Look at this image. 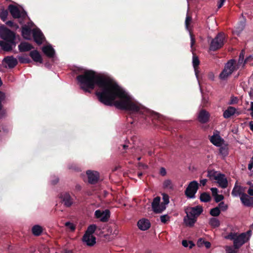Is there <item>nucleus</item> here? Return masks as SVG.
<instances>
[{"label": "nucleus", "mask_w": 253, "mask_h": 253, "mask_svg": "<svg viewBox=\"0 0 253 253\" xmlns=\"http://www.w3.org/2000/svg\"><path fill=\"white\" fill-rule=\"evenodd\" d=\"M77 80L81 87L85 91L89 92L95 86L98 87L96 94L99 101L106 105H114L119 109L139 113H143L146 110L108 77L92 70H85L77 77Z\"/></svg>", "instance_id": "f257e3e1"}, {"label": "nucleus", "mask_w": 253, "mask_h": 253, "mask_svg": "<svg viewBox=\"0 0 253 253\" xmlns=\"http://www.w3.org/2000/svg\"><path fill=\"white\" fill-rule=\"evenodd\" d=\"M250 236V231L241 234L231 232L225 236L224 238L233 240L234 248L239 249L249 240Z\"/></svg>", "instance_id": "f03ea898"}, {"label": "nucleus", "mask_w": 253, "mask_h": 253, "mask_svg": "<svg viewBox=\"0 0 253 253\" xmlns=\"http://www.w3.org/2000/svg\"><path fill=\"white\" fill-rule=\"evenodd\" d=\"M208 176L211 180H215L218 185L222 188H225L228 186V181L224 174L218 171L210 170L208 172Z\"/></svg>", "instance_id": "7ed1b4c3"}, {"label": "nucleus", "mask_w": 253, "mask_h": 253, "mask_svg": "<svg viewBox=\"0 0 253 253\" xmlns=\"http://www.w3.org/2000/svg\"><path fill=\"white\" fill-rule=\"evenodd\" d=\"M235 63V60H231L226 64L223 71L220 74L219 77L221 79H226L234 71L237 70Z\"/></svg>", "instance_id": "20e7f679"}, {"label": "nucleus", "mask_w": 253, "mask_h": 253, "mask_svg": "<svg viewBox=\"0 0 253 253\" xmlns=\"http://www.w3.org/2000/svg\"><path fill=\"white\" fill-rule=\"evenodd\" d=\"M225 36L223 33L219 34L211 42L210 49L215 50L223 45Z\"/></svg>", "instance_id": "39448f33"}, {"label": "nucleus", "mask_w": 253, "mask_h": 253, "mask_svg": "<svg viewBox=\"0 0 253 253\" xmlns=\"http://www.w3.org/2000/svg\"><path fill=\"white\" fill-rule=\"evenodd\" d=\"M199 184L196 181H191L185 191V195L189 198H195V195L198 189Z\"/></svg>", "instance_id": "423d86ee"}, {"label": "nucleus", "mask_w": 253, "mask_h": 253, "mask_svg": "<svg viewBox=\"0 0 253 253\" xmlns=\"http://www.w3.org/2000/svg\"><path fill=\"white\" fill-rule=\"evenodd\" d=\"M152 208L154 212L156 213H161L166 209L164 204H162L161 202L160 197H157L154 199L152 203Z\"/></svg>", "instance_id": "0eeeda50"}, {"label": "nucleus", "mask_w": 253, "mask_h": 253, "mask_svg": "<svg viewBox=\"0 0 253 253\" xmlns=\"http://www.w3.org/2000/svg\"><path fill=\"white\" fill-rule=\"evenodd\" d=\"M0 36L8 41H12L14 38V33L4 27H0Z\"/></svg>", "instance_id": "6e6552de"}, {"label": "nucleus", "mask_w": 253, "mask_h": 253, "mask_svg": "<svg viewBox=\"0 0 253 253\" xmlns=\"http://www.w3.org/2000/svg\"><path fill=\"white\" fill-rule=\"evenodd\" d=\"M95 215L97 218L101 221H107L110 217V211L108 210L105 211L97 210L95 212Z\"/></svg>", "instance_id": "1a4fd4ad"}, {"label": "nucleus", "mask_w": 253, "mask_h": 253, "mask_svg": "<svg viewBox=\"0 0 253 253\" xmlns=\"http://www.w3.org/2000/svg\"><path fill=\"white\" fill-rule=\"evenodd\" d=\"M203 211L202 207L201 206H196L193 208H188L186 210V213L188 215L193 216L196 218L202 213Z\"/></svg>", "instance_id": "9d476101"}, {"label": "nucleus", "mask_w": 253, "mask_h": 253, "mask_svg": "<svg viewBox=\"0 0 253 253\" xmlns=\"http://www.w3.org/2000/svg\"><path fill=\"white\" fill-rule=\"evenodd\" d=\"M86 173L87 176L88 181L90 183L94 184L98 181L99 174L97 171L88 170L86 171Z\"/></svg>", "instance_id": "9b49d317"}, {"label": "nucleus", "mask_w": 253, "mask_h": 253, "mask_svg": "<svg viewBox=\"0 0 253 253\" xmlns=\"http://www.w3.org/2000/svg\"><path fill=\"white\" fill-rule=\"evenodd\" d=\"M83 241L87 246H92L96 243V238L93 235L84 234Z\"/></svg>", "instance_id": "f8f14e48"}, {"label": "nucleus", "mask_w": 253, "mask_h": 253, "mask_svg": "<svg viewBox=\"0 0 253 253\" xmlns=\"http://www.w3.org/2000/svg\"><path fill=\"white\" fill-rule=\"evenodd\" d=\"M61 199H62V203L66 207L71 206L73 203V199L69 193H65L61 195Z\"/></svg>", "instance_id": "ddd939ff"}, {"label": "nucleus", "mask_w": 253, "mask_h": 253, "mask_svg": "<svg viewBox=\"0 0 253 253\" xmlns=\"http://www.w3.org/2000/svg\"><path fill=\"white\" fill-rule=\"evenodd\" d=\"M240 199L245 206L248 207L253 206V197H250L246 194H243L240 197Z\"/></svg>", "instance_id": "4468645a"}, {"label": "nucleus", "mask_w": 253, "mask_h": 253, "mask_svg": "<svg viewBox=\"0 0 253 253\" xmlns=\"http://www.w3.org/2000/svg\"><path fill=\"white\" fill-rule=\"evenodd\" d=\"M33 35L35 41L39 44L42 43L43 36L41 32L38 29H35L33 31Z\"/></svg>", "instance_id": "2eb2a0df"}, {"label": "nucleus", "mask_w": 253, "mask_h": 253, "mask_svg": "<svg viewBox=\"0 0 253 253\" xmlns=\"http://www.w3.org/2000/svg\"><path fill=\"white\" fill-rule=\"evenodd\" d=\"M138 228L141 230H146L150 227V223L148 219L142 218L137 222Z\"/></svg>", "instance_id": "dca6fc26"}, {"label": "nucleus", "mask_w": 253, "mask_h": 253, "mask_svg": "<svg viewBox=\"0 0 253 253\" xmlns=\"http://www.w3.org/2000/svg\"><path fill=\"white\" fill-rule=\"evenodd\" d=\"M209 113L206 111L203 110L199 112L198 115V120L202 123H206L209 121Z\"/></svg>", "instance_id": "f3484780"}, {"label": "nucleus", "mask_w": 253, "mask_h": 253, "mask_svg": "<svg viewBox=\"0 0 253 253\" xmlns=\"http://www.w3.org/2000/svg\"><path fill=\"white\" fill-rule=\"evenodd\" d=\"M197 218L195 217L188 215V213H186V216L184 218V222L185 224L189 227H192L194 225L196 222Z\"/></svg>", "instance_id": "a211bd4d"}, {"label": "nucleus", "mask_w": 253, "mask_h": 253, "mask_svg": "<svg viewBox=\"0 0 253 253\" xmlns=\"http://www.w3.org/2000/svg\"><path fill=\"white\" fill-rule=\"evenodd\" d=\"M211 142L214 145L219 146L222 144V139L218 134H214L210 138Z\"/></svg>", "instance_id": "6ab92c4d"}, {"label": "nucleus", "mask_w": 253, "mask_h": 253, "mask_svg": "<svg viewBox=\"0 0 253 253\" xmlns=\"http://www.w3.org/2000/svg\"><path fill=\"white\" fill-rule=\"evenodd\" d=\"M9 10L14 18H18L21 16V13L17 7L13 5H9Z\"/></svg>", "instance_id": "aec40b11"}, {"label": "nucleus", "mask_w": 253, "mask_h": 253, "mask_svg": "<svg viewBox=\"0 0 253 253\" xmlns=\"http://www.w3.org/2000/svg\"><path fill=\"white\" fill-rule=\"evenodd\" d=\"M30 56L33 60L37 62L42 63V57L37 50L32 51L30 52Z\"/></svg>", "instance_id": "412c9836"}, {"label": "nucleus", "mask_w": 253, "mask_h": 253, "mask_svg": "<svg viewBox=\"0 0 253 253\" xmlns=\"http://www.w3.org/2000/svg\"><path fill=\"white\" fill-rule=\"evenodd\" d=\"M244 51H242L239 56V58L237 65H235L237 70L240 68H243L246 63V60H244Z\"/></svg>", "instance_id": "4be33fe9"}, {"label": "nucleus", "mask_w": 253, "mask_h": 253, "mask_svg": "<svg viewBox=\"0 0 253 253\" xmlns=\"http://www.w3.org/2000/svg\"><path fill=\"white\" fill-rule=\"evenodd\" d=\"M236 110L234 107H229L224 111L223 113V117L225 118H229L236 113Z\"/></svg>", "instance_id": "5701e85b"}, {"label": "nucleus", "mask_w": 253, "mask_h": 253, "mask_svg": "<svg viewBox=\"0 0 253 253\" xmlns=\"http://www.w3.org/2000/svg\"><path fill=\"white\" fill-rule=\"evenodd\" d=\"M12 41H0V45L1 47L5 51H9L12 48Z\"/></svg>", "instance_id": "b1692460"}, {"label": "nucleus", "mask_w": 253, "mask_h": 253, "mask_svg": "<svg viewBox=\"0 0 253 253\" xmlns=\"http://www.w3.org/2000/svg\"><path fill=\"white\" fill-rule=\"evenodd\" d=\"M42 51L48 57H51L54 54V50L50 45L43 46L42 48Z\"/></svg>", "instance_id": "393cba45"}, {"label": "nucleus", "mask_w": 253, "mask_h": 253, "mask_svg": "<svg viewBox=\"0 0 253 253\" xmlns=\"http://www.w3.org/2000/svg\"><path fill=\"white\" fill-rule=\"evenodd\" d=\"M4 61L10 68L14 67L17 63V60L12 57H7L4 58Z\"/></svg>", "instance_id": "a878e982"}, {"label": "nucleus", "mask_w": 253, "mask_h": 253, "mask_svg": "<svg viewBox=\"0 0 253 253\" xmlns=\"http://www.w3.org/2000/svg\"><path fill=\"white\" fill-rule=\"evenodd\" d=\"M197 245L200 248L205 246L207 249H209L211 246V244L210 242L205 241L203 238H200L197 241Z\"/></svg>", "instance_id": "bb28decb"}, {"label": "nucleus", "mask_w": 253, "mask_h": 253, "mask_svg": "<svg viewBox=\"0 0 253 253\" xmlns=\"http://www.w3.org/2000/svg\"><path fill=\"white\" fill-rule=\"evenodd\" d=\"M32 48V46L29 43L23 42L19 45V49L21 51H29Z\"/></svg>", "instance_id": "cd10ccee"}, {"label": "nucleus", "mask_w": 253, "mask_h": 253, "mask_svg": "<svg viewBox=\"0 0 253 253\" xmlns=\"http://www.w3.org/2000/svg\"><path fill=\"white\" fill-rule=\"evenodd\" d=\"M22 34L23 38L29 40L31 38V30L27 26H25L22 28Z\"/></svg>", "instance_id": "c85d7f7f"}, {"label": "nucleus", "mask_w": 253, "mask_h": 253, "mask_svg": "<svg viewBox=\"0 0 253 253\" xmlns=\"http://www.w3.org/2000/svg\"><path fill=\"white\" fill-rule=\"evenodd\" d=\"M244 27L245 22L243 21L240 22L235 27V30L234 31V33L238 35H239L241 33V32L244 30Z\"/></svg>", "instance_id": "c756f323"}, {"label": "nucleus", "mask_w": 253, "mask_h": 253, "mask_svg": "<svg viewBox=\"0 0 253 253\" xmlns=\"http://www.w3.org/2000/svg\"><path fill=\"white\" fill-rule=\"evenodd\" d=\"M193 66L195 70V72L196 75H197L198 71V66L200 63L199 60L197 56L195 55H193V60H192Z\"/></svg>", "instance_id": "7c9ffc66"}, {"label": "nucleus", "mask_w": 253, "mask_h": 253, "mask_svg": "<svg viewBox=\"0 0 253 253\" xmlns=\"http://www.w3.org/2000/svg\"><path fill=\"white\" fill-rule=\"evenodd\" d=\"M42 231V227L40 225H35L32 228V233L36 236L40 235Z\"/></svg>", "instance_id": "2f4dec72"}, {"label": "nucleus", "mask_w": 253, "mask_h": 253, "mask_svg": "<svg viewBox=\"0 0 253 253\" xmlns=\"http://www.w3.org/2000/svg\"><path fill=\"white\" fill-rule=\"evenodd\" d=\"M209 224L211 227L215 228L219 226L220 221L217 218L212 217L210 219Z\"/></svg>", "instance_id": "473e14b6"}, {"label": "nucleus", "mask_w": 253, "mask_h": 253, "mask_svg": "<svg viewBox=\"0 0 253 253\" xmlns=\"http://www.w3.org/2000/svg\"><path fill=\"white\" fill-rule=\"evenodd\" d=\"M163 186L165 188L172 190L174 188V185L172 181L169 179H166L163 182Z\"/></svg>", "instance_id": "72a5a7b5"}, {"label": "nucleus", "mask_w": 253, "mask_h": 253, "mask_svg": "<svg viewBox=\"0 0 253 253\" xmlns=\"http://www.w3.org/2000/svg\"><path fill=\"white\" fill-rule=\"evenodd\" d=\"M200 200L202 202H207L210 201L211 197L209 194L203 193L200 196Z\"/></svg>", "instance_id": "f704fd0d"}, {"label": "nucleus", "mask_w": 253, "mask_h": 253, "mask_svg": "<svg viewBox=\"0 0 253 253\" xmlns=\"http://www.w3.org/2000/svg\"><path fill=\"white\" fill-rule=\"evenodd\" d=\"M241 192V187L238 186H235L232 190V195L236 197V196H238V195H240Z\"/></svg>", "instance_id": "c9c22d12"}, {"label": "nucleus", "mask_w": 253, "mask_h": 253, "mask_svg": "<svg viewBox=\"0 0 253 253\" xmlns=\"http://www.w3.org/2000/svg\"><path fill=\"white\" fill-rule=\"evenodd\" d=\"M182 244L184 247H188L189 249H192L195 246L193 242L187 240H183Z\"/></svg>", "instance_id": "e433bc0d"}, {"label": "nucleus", "mask_w": 253, "mask_h": 253, "mask_svg": "<svg viewBox=\"0 0 253 253\" xmlns=\"http://www.w3.org/2000/svg\"><path fill=\"white\" fill-rule=\"evenodd\" d=\"M96 229V226L94 224L90 225L85 232V234L93 235Z\"/></svg>", "instance_id": "4c0bfd02"}, {"label": "nucleus", "mask_w": 253, "mask_h": 253, "mask_svg": "<svg viewBox=\"0 0 253 253\" xmlns=\"http://www.w3.org/2000/svg\"><path fill=\"white\" fill-rule=\"evenodd\" d=\"M108 231L111 235L114 236H117L119 232V229L116 226H115L113 228L111 227L109 228Z\"/></svg>", "instance_id": "58836bf2"}, {"label": "nucleus", "mask_w": 253, "mask_h": 253, "mask_svg": "<svg viewBox=\"0 0 253 253\" xmlns=\"http://www.w3.org/2000/svg\"><path fill=\"white\" fill-rule=\"evenodd\" d=\"M220 212V210L218 207H215L212 209L210 211V213L211 215L216 216L219 215Z\"/></svg>", "instance_id": "ea45409f"}, {"label": "nucleus", "mask_w": 253, "mask_h": 253, "mask_svg": "<svg viewBox=\"0 0 253 253\" xmlns=\"http://www.w3.org/2000/svg\"><path fill=\"white\" fill-rule=\"evenodd\" d=\"M163 200L162 203V204H164L165 207L166 208V206L169 203V196L166 194H163Z\"/></svg>", "instance_id": "a19ab883"}, {"label": "nucleus", "mask_w": 253, "mask_h": 253, "mask_svg": "<svg viewBox=\"0 0 253 253\" xmlns=\"http://www.w3.org/2000/svg\"><path fill=\"white\" fill-rule=\"evenodd\" d=\"M225 249L226 253H237L234 247L227 246L225 247Z\"/></svg>", "instance_id": "79ce46f5"}, {"label": "nucleus", "mask_w": 253, "mask_h": 253, "mask_svg": "<svg viewBox=\"0 0 253 253\" xmlns=\"http://www.w3.org/2000/svg\"><path fill=\"white\" fill-rule=\"evenodd\" d=\"M220 211H226L228 208V205L227 204H225L224 202H220L219 205L218 207Z\"/></svg>", "instance_id": "37998d69"}, {"label": "nucleus", "mask_w": 253, "mask_h": 253, "mask_svg": "<svg viewBox=\"0 0 253 253\" xmlns=\"http://www.w3.org/2000/svg\"><path fill=\"white\" fill-rule=\"evenodd\" d=\"M160 219L162 223H166L169 220V217L167 215H163L160 216Z\"/></svg>", "instance_id": "c03bdc74"}, {"label": "nucleus", "mask_w": 253, "mask_h": 253, "mask_svg": "<svg viewBox=\"0 0 253 253\" xmlns=\"http://www.w3.org/2000/svg\"><path fill=\"white\" fill-rule=\"evenodd\" d=\"M65 225L69 229H70L71 231H73L75 229V226L73 223H71L70 222H67L65 223Z\"/></svg>", "instance_id": "a18cd8bd"}, {"label": "nucleus", "mask_w": 253, "mask_h": 253, "mask_svg": "<svg viewBox=\"0 0 253 253\" xmlns=\"http://www.w3.org/2000/svg\"><path fill=\"white\" fill-rule=\"evenodd\" d=\"M238 102V98L237 97L232 96L231 97L229 104H235Z\"/></svg>", "instance_id": "49530a36"}, {"label": "nucleus", "mask_w": 253, "mask_h": 253, "mask_svg": "<svg viewBox=\"0 0 253 253\" xmlns=\"http://www.w3.org/2000/svg\"><path fill=\"white\" fill-rule=\"evenodd\" d=\"M8 12L7 11H2L0 14V17L3 21H5L6 19Z\"/></svg>", "instance_id": "de8ad7c7"}, {"label": "nucleus", "mask_w": 253, "mask_h": 253, "mask_svg": "<svg viewBox=\"0 0 253 253\" xmlns=\"http://www.w3.org/2000/svg\"><path fill=\"white\" fill-rule=\"evenodd\" d=\"M215 201L216 202H219L222 201L224 199V197L222 195H218L215 196L214 197Z\"/></svg>", "instance_id": "09e8293b"}, {"label": "nucleus", "mask_w": 253, "mask_h": 253, "mask_svg": "<svg viewBox=\"0 0 253 253\" xmlns=\"http://www.w3.org/2000/svg\"><path fill=\"white\" fill-rule=\"evenodd\" d=\"M191 21V18L189 16H187L185 20V25L187 29L188 28V25Z\"/></svg>", "instance_id": "8fccbe9b"}, {"label": "nucleus", "mask_w": 253, "mask_h": 253, "mask_svg": "<svg viewBox=\"0 0 253 253\" xmlns=\"http://www.w3.org/2000/svg\"><path fill=\"white\" fill-rule=\"evenodd\" d=\"M211 193H212V195L213 197H214L215 196L217 195L218 194V190L217 188H211Z\"/></svg>", "instance_id": "3c124183"}, {"label": "nucleus", "mask_w": 253, "mask_h": 253, "mask_svg": "<svg viewBox=\"0 0 253 253\" xmlns=\"http://www.w3.org/2000/svg\"><path fill=\"white\" fill-rule=\"evenodd\" d=\"M160 173L162 176H165L167 174V171L164 168H161L160 170Z\"/></svg>", "instance_id": "603ef678"}, {"label": "nucleus", "mask_w": 253, "mask_h": 253, "mask_svg": "<svg viewBox=\"0 0 253 253\" xmlns=\"http://www.w3.org/2000/svg\"><path fill=\"white\" fill-rule=\"evenodd\" d=\"M248 193L251 195L253 196V184H252L248 190Z\"/></svg>", "instance_id": "864d4df0"}, {"label": "nucleus", "mask_w": 253, "mask_h": 253, "mask_svg": "<svg viewBox=\"0 0 253 253\" xmlns=\"http://www.w3.org/2000/svg\"><path fill=\"white\" fill-rule=\"evenodd\" d=\"M225 1V0H218L217 2V7L218 8H221Z\"/></svg>", "instance_id": "5fc2aeb1"}, {"label": "nucleus", "mask_w": 253, "mask_h": 253, "mask_svg": "<svg viewBox=\"0 0 253 253\" xmlns=\"http://www.w3.org/2000/svg\"><path fill=\"white\" fill-rule=\"evenodd\" d=\"M220 153H221L222 154L224 155H226L227 154V151L226 149L225 148H221L220 149Z\"/></svg>", "instance_id": "6e6d98bb"}, {"label": "nucleus", "mask_w": 253, "mask_h": 253, "mask_svg": "<svg viewBox=\"0 0 253 253\" xmlns=\"http://www.w3.org/2000/svg\"><path fill=\"white\" fill-rule=\"evenodd\" d=\"M207 182V180L206 179H204L200 180V183L203 186L205 185Z\"/></svg>", "instance_id": "4d7b16f0"}, {"label": "nucleus", "mask_w": 253, "mask_h": 253, "mask_svg": "<svg viewBox=\"0 0 253 253\" xmlns=\"http://www.w3.org/2000/svg\"><path fill=\"white\" fill-rule=\"evenodd\" d=\"M195 43V40L193 38V37L191 36V47H192L193 45Z\"/></svg>", "instance_id": "13d9d810"}, {"label": "nucleus", "mask_w": 253, "mask_h": 253, "mask_svg": "<svg viewBox=\"0 0 253 253\" xmlns=\"http://www.w3.org/2000/svg\"><path fill=\"white\" fill-rule=\"evenodd\" d=\"M250 129L253 131V122H251L250 123Z\"/></svg>", "instance_id": "bf43d9fd"}, {"label": "nucleus", "mask_w": 253, "mask_h": 253, "mask_svg": "<svg viewBox=\"0 0 253 253\" xmlns=\"http://www.w3.org/2000/svg\"><path fill=\"white\" fill-rule=\"evenodd\" d=\"M250 110H251L253 112V102H251V108Z\"/></svg>", "instance_id": "052dcab7"}, {"label": "nucleus", "mask_w": 253, "mask_h": 253, "mask_svg": "<svg viewBox=\"0 0 253 253\" xmlns=\"http://www.w3.org/2000/svg\"><path fill=\"white\" fill-rule=\"evenodd\" d=\"M253 163L249 164V166H248V169L250 170H251L253 168Z\"/></svg>", "instance_id": "680f3d73"}, {"label": "nucleus", "mask_w": 253, "mask_h": 253, "mask_svg": "<svg viewBox=\"0 0 253 253\" xmlns=\"http://www.w3.org/2000/svg\"><path fill=\"white\" fill-rule=\"evenodd\" d=\"M6 24H7V25H10V26H11V24H12V22H11V21H8V22H6Z\"/></svg>", "instance_id": "e2e57ef3"}, {"label": "nucleus", "mask_w": 253, "mask_h": 253, "mask_svg": "<svg viewBox=\"0 0 253 253\" xmlns=\"http://www.w3.org/2000/svg\"><path fill=\"white\" fill-rule=\"evenodd\" d=\"M142 175V173L141 172H139L138 173V176H141V175Z\"/></svg>", "instance_id": "0e129e2a"}, {"label": "nucleus", "mask_w": 253, "mask_h": 253, "mask_svg": "<svg viewBox=\"0 0 253 253\" xmlns=\"http://www.w3.org/2000/svg\"><path fill=\"white\" fill-rule=\"evenodd\" d=\"M142 166L143 167V168H147V166H145V165H142Z\"/></svg>", "instance_id": "69168bd1"}, {"label": "nucleus", "mask_w": 253, "mask_h": 253, "mask_svg": "<svg viewBox=\"0 0 253 253\" xmlns=\"http://www.w3.org/2000/svg\"><path fill=\"white\" fill-rule=\"evenodd\" d=\"M251 115L252 117H253V112H251Z\"/></svg>", "instance_id": "338daca9"}, {"label": "nucleus", "mask_w": 253, "mask_h": 253, "mask_svg": "<svg viewBox=\"0 0 253 253\" xmlns=\"http://www.w3.org/2000/svg\"><path fill=\"white\" fill-rule=\"evenodd\" d=\"M123 147H124V148H126V147H127V146L126 145H124L123 146Z\"/></svg>", "instance_id": "774afa93"}]
</instances>
